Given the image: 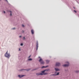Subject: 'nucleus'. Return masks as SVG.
Instances as JSON below:
<instances>
[{"label": "nucleus", "mask_w": 79, "mask_h": 79, "mask_svg": "<svg viewBox=\"0 0 79 79\" xmlns=\"http://www.w3.org/2000/svg\"><path fill=\"white\" fill-rule=\"evenodd\" d=\"M4 56L6 58L9 59L10 57V53H8V51H7L5 54Z\"/></svg>", "instance_id": "obj_1"}, {"label": "nucleus", "mask_w": 79, "mask_h": 79, "mask_svg": "<svg viewBox=\"0 0 79 79\" xmlns=\"http://www.w3.org/2000/svg\"><path fill=\"white\" fill-rule=\"evenodd\" d=\"M39 58H40L39 60V62H40V64H44V61H43V60H42V59L40 58V57L39 56Z\"/></svg>", "instance_id": "obj_2"}, {"label": "nucleus", "mask_w": 79, "mask_h": 79, "mask_svg": "<svg viewBox=\"0 0 79 79\" xmlns=\"http://www.w3.org/2000/svg\"><path fill=\"white\" fill-rule=\"evenodd\" d=\"M49 71V69H45L43 71H41V73H43L44 75H47V74H48L47 73H45V71Z\"/></svg>", "instance_id": "obj_3"}, {"label": "nucleus", "mask_w": 79, "mask_h": 79, "mask_svg": "<svg viewBox=\"0 0 79 79\" xmlns=\"http://www.w3.org/2000/svg\"><path fill=\"white\" fill-rule=\"evenodd\" d=\"M31 70V69H21L20 70H19V71H30Z\"/></svg>", "instance_id": "obj_4"}, {"label": "nucleus", "mask_w": 79, "mask_h": 79, "mask_svg": "<svg viewBox=\"0 0 79 79\" xmlns=\"http://www.w3.org/2000/svg\"><path fill=\"white\" fill-rule=\"evenodd\" d=\"M66 63H67V64H65L63 65V66L64 67H68V66H69V62H66Z\"/></svg>", "instance_id": "obj_5"}, {"label": "nucleus", "mask_w": 79, "mask_h": 79, "mask_svg": "<svg viewBox=\"0 0 79 79\" xmlns=\"http://www.w3.org/2000/svg\"><path fill=\"white\" fill-rule=\"evenodd\" d=\"M60 74V72H58L57 73H55L52 74L50 75V76H58Z\"/></svg>", "instance_id": "obj_6"}, {"label": "nucleus", "mask_w": 79, "mask_h": 79, "mask_svg": "<svg viewBox=\"0 0 79 79\" xmlns=\"http://www.w3.org/2000/svg\"><path fill=\"white\" fill-rule=\"evenodd\" d=\"M60 63L57 62L56 63L55 66H60Z\"/></svg>", "instance_id": "obj_7"}, {"label": "nucleus", "mask_w": 79, "mask_h": 79, "mask_svg": "<svg viewBox=\"0 0 79 79\" xmlns=\"http://www.w3.org/2000/svg\"><path fill=\"white\" fill-rule=\"evenodd\" d=\"M37 76H40V75H44L43 73H37L36 74Z\"/></svg>", "instance_id": "obj_8"}, {"label": "nucleus", "mask_w": 79, "mask_h": 79, "mask_svg": "<svg viewBox=\"0 0 79 79\" xmlns=\"http://www.w3.org/2000/svg\"><path fill=\"white\" fill-rule=\"evenodd\" d=\"M39 48V44H38V41H36V50H38V48Z\"/></svg>", "instance_id": "obj_9"}, {"label": "nucleus", "mask_w": 79, "mask_h": 79, "mask_svg": "<svg viewBox=\"0 0 79 79\" xmlns=\"http://www.w3.org/2000/svg\"><path fill=\"white\" fill-rule=\"evenodd\" d=\"M24 76H25V75H19L18 76V77H19V78H22L23 77H24Z\"/></svg>", "instance_id": "obj_10"}, {"label": "nucleus", "mask_w": 79, "mask_h": 79, "mask_svg": "<svg viewBox=\"0 0 79 79\" xmlns=\"http://www.w3.org/2000/svg\"><path fill=\"white\" fill-rule=\"evenodd\" d=\"M8 12H10V16H12V11H10V10H8Z\"/></svg>", "instance_id": "obj_11"}, {"label": "nucleus", "mask_w": 79, "mask_h": 79, "mask_svg": "<svg viewBox=\"0 0 79 79\" xmlns=\"http://www.w3.org/2000/svg\"><path fill=\"white\" fill-rule=\"evenodd\" d=\"M55 70L56 71H60V69H59L58 68H55Z\"/></svg>", "instance_id": "obj_12"}, {"label": "nucleus", "mask_w": 79, "mask_h": 79, "mask_svg": "<svg viewBox=\"0 0 79 79\" xmlns=\"http://www.w3.org/2000/svg\"><path fill=\"white\" fill-rule=\"evenodd\" d=\"M46 63H47V64H48V63H49V62H50V60H46Z\"/></svg>", "instance_id": "obj_13"}, {"label": "nucleus", "mask_w": 79, "mask_h": 79, "mask_svg": "<svg viewBox=\"0 0 79 79\" xmlns=\"http://www.w3.org/2000/svg\"><path fill=\"white\" fill-rule=\"evenodd\" d=\"M31 32L32 34V35L34 34V30H33V29L31 30Z\"/></svg>", "instance_id": "obj_14"}, {"label": "nucleus", "mask_w": 79, "mask_h": 79, "mask_svg": "<svg viewBox=\"0 0 79 79\" xmlns=\"http://www.w3.org/2000/svg\"><path fill=\"white\" fill-rule=\"evenodd\" d=\"M75 73H79V70H76V71H75Z\"/></svg>", "instance_id": "obj_15"}, {"label": "nucleus", "mask_w": 79, "mask_h": 79, "mask_svg": "<svg viewBox=\"0 0 79 79\" xmlns=\"http://www.w3.org/2000/svg\"><path fill=\"white\" fill-rule=\"evenodd\" d=\"M28 61H32V58H30L28 59Z\"/></svg>", "instance_id": "obj_16"}, {"label": "nucleus", "mask_w": 79, "mask_h": 79, "mask_svg": "<svg viewBox=\"0 0 79 79\" xmlns=\"http://www.w3.org/2000/svg\"><path fill=\"white\" fill-rule=\"evenodd\" d=\"M15 29H16V28H12V30H15Z\"/></svg>", "instance_id": "obj_17"}, {"label": "nucleus", "mask_w": 79, "mask_h": 79, "mask_svg": "<svg viewBox=\"0 0 79 79\" xmlns=\"http://www.w3.org/2000/svg\"><path fill=\"white\" fill-rule=\"evenodd\" d=\"M23 40H26V38H25V37H23Z\"/></svg>", "instance_id": "obj_18"}, {"label": "nucleus", "mask_w": 79, "mask_h": 79, "mask_svg": "<svg viewBox=\"0 0 79 79\" xmlns=\"http://www.w3.org/2000/svg\"><path fill=\"white\" fill-rule=\"evenodd\" d=\"M39 68H38L34 69L35 70H37V69H39Z\"/></svg>", "instance_id": "obj_19"}, {"label": "nucleus", "mask_w": 79, "mask_h": 79, "mask_svg": "<svg viewBox=\"0 0 79 79\" xmlns=\"http://www.w3.org/2000/svg\"><path fill=\"white\" fill-rule=\"evenodd\" d=\"M21 46H23V43H21L20 44Z\"/></svg>", "instance_id": "obj_20"}, {"label": "nucleus", "mask_w": 79, "mask_h": 79, "mask_svg": "<svg viewBox=\"0 0 79 79\" xmlns=\"http://www.w3.org/2000/svg\"><path fill=\"white\" fill-rule=\"evenodd\" d=\"M24 33V31L23 30L22 31V33Z\"/></svg>", "instance_id": "obj_21"}, {"label": "nucleus", "mask_w": 79, "mask_h": 79, "mask_svg": "<svg viewBox=\"0 0 79 79\" xmlns=\"http://www.w3.org/2000/svg\"><path fill=\"white\" fill-rule=\"evenodd\" d=\"M45 68V66H43L42 67V68Z\"/></svg>", "instance_id": "obj_22"}, {"label": "nucleus", "mask_w": 79, "mask_h": 79, "mask_svg": "<svg viewBox=\"0 0 79 79\" xmlns=\"http://www.w3.org/2000/svg\"><path fill=\"white\" fill-rule=\"evenodd\" d=\"M22 27H24V25L23 24L22 25Z\"/></svg>", "instance_id": "obj_23"}, {"label": "nucleus", "mask_w": 79, "mask_h": 79, "mask_svg": "<svg viewBox=\"0 0 79 79\" xmlns=\"http://www.w3.org/2000/svg\"><path fill=\"white\" fill-rule=\"evenodd\" d=\"M31 56V55H30L28 57V58H29Z\"/></svg>", "instance_id": "obj_24"}, {"label": "nucleus", "mask_w": 79, "mask_h": 79, "mask_svg": "<svg viewBox=\"0 0 79 79\" xmlns=\"http://www.w3.org/2000/svg\"><path fill=\"white\" fill-rule=\"evenodd\" d=\"M73 11H74V12H75V13H77V12H76V11L75 10H74Z\"/></svg>", "instance_id": "obj_25"}, {"label": "nucleus", "mask_w": 79, "mask_h": 79, "mask_svg": "<svg viewBox=\"0 0 79 79\" xmlns=\"http://www.w3.org/2000/svg\"><path fill=\"white\" fill-rule=\"evenodd\" d=\"M3 12L5 14L6 13V12H5V11H3Z\"/></svg>", "instance_id": "obj_26"}, {"label": "nucleus", "mask_w": 79, "mask_h": 79, "mask_svg": "<svg viewBox=\"0 0 79 79\" xmlns=\"http://www.w3.org/2000/svg\"><path fill=\"white\" fill-rule=\"evenodd\" d=\"M32 71H35V70L34 69H33L32 70Z\"/></svg>", "instance_id": "obj_27"}, {"label": "nucleus", "mask_w": 79, "mask_h": 79, "mask_svg": "<svg viewBox=\"0 0 79 79\" xmlns=\"http://www.w3.org/2000/svg\"><path fill=\"white\" fill-rule=\"evenodd\" d=\"M45 68H47V67H48V66L47 65L46 66H45Z\"/></svg>", "instance_id": "obj_28"}, {"label": "nucleus", "mask_w": 79, "mask_h": 79, "mask_svg": "<svg viewBox=\"0 0 79 79\" xmlns=\"http://www.w3.org/2000/svg\"><path fill=\"white\" fill-rule=\"evenodd\" d=\"M6 1V2H7V3H8V1L7 0H5Z\"/></svg>", "instance_id": "obj_29"}, {"label": "nucleus", "mask_w": 79, "mask_h": 79, "mask_svg": "<svg viewBox=\"0 0 79 79\" xmlns=\"http://www.w3.org/2000/svg\"><path fill=\"white\" fill-rule=\"evenodd\" d=\"M21 37H22V36H19V37L20 38H21Z\"/></svg>", "instance_id": "obj_30"}, {"label": "nucleus", "mask_w": 79, "mask_h": 79, "mask_svg": "<svg viewBox=\"0 0 79 79\" xmlns=\"http://www.w3.org/2000/svg\"><path fill=\"white\" fill-rule=\"evenodd\" d=\"M19 51H20V50H21V49H20V48H19Z\"/></svg>", "instance_id": "obj_31"}, {"label": "nucleus", "mask_w": 79, "mask_h": 79, "mask_svg": "<svg viewBox=\"0 0 79 79\" xmlns=\"http://www.w3.org/2000/svg\"><path fill=\"white\" fill-rule=\"evenodd\" d=\"M78 17L79 18V15H78Z\"/></svg>", "instance_id": "obj_32"}, {"label": "nucleus", "mask_w": 79, "mask_h": 79, "mask_svg": "<svg viewBox=\"0 0 79 79\" xmlns=\"http://www.w3.org/2000/svg\"><path fill=\"white\" fill-rule=\"evenodd\" d=\"M73 8H74V9H75V8L74 7H73Z\"/></svg>", "instance_id": "obj_33"}, {"label": "nucleus", "mask_w": 79, "mask_h": 79, "mask_svg": "<svg viewBox=\"0 0 79 79\" xmlns=\"http://www.w3.org/2000/svg\"><path fill=\"white\" fill-rule=\"evenodd\" d=\"M57 73V72H55V73Z\"/></svg>", "instance_id": "obj_34"}]
</instances>
